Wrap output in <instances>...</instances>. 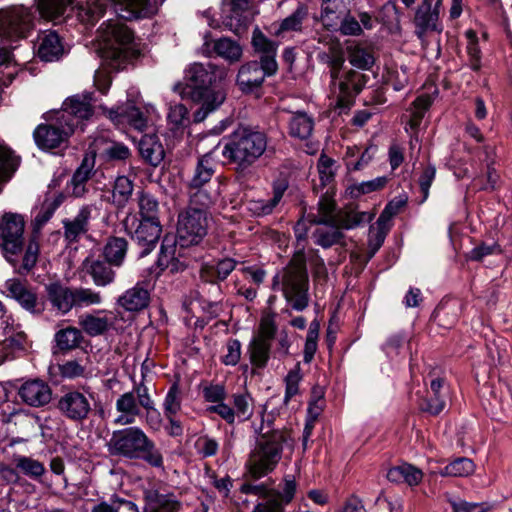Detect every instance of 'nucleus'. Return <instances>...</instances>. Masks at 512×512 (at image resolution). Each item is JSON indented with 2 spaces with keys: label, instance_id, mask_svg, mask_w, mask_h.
Returning a JSON list of instances; mask_svg holds the SVG:
<instances>
[{
  "label": "nucleus",
  "instance_id": "obj_30",
  "mask_svg": "<svg viewBox=\"0 0 512 512\" xmlns=\"http://www.w3.org/2000/svg\"><path fill=\"white\" fill-rule=\"evenodd\" d=\"M95 152L101 158L108 162L126 161L131 156V151L125 144L106 139L105 137H98L94 141Z\"/></svg>",
  "mask_w": 512,
  "mask_h": 512
},
{
  "label": "nucleus",
  "instance_id": "obj_23",
  "mask_svg": "<svg viewBox=\"0 0 512 512\" xmlns=\"http://www.w3.org/2000/svg\"><path fill=\"white\" fill-rule=\"evenodd\" d=\"M144 512H179L181 502L172 493H161L158 489L147 488L143 492Z\"/></svg>",
  "mask_w": 512,
  "mask_h": 512
},
{
  "label": "nucleus",
  "instance_id": "obj_58",
  "mask_svg": "<svg viewBox=\"0 0 512 512\" xmlns=\"http://www.w3.org/2000/svg\"><path fill=\"white\" fill-rule=\"evenodd\" d=\"M303 378L301 372L300 362L296 363L293 369H291L286 375L285 381V397L284 402L288 403L289 400L299 393V383Z\"/></svg>",
  "mask_w": 512,
  "mask_h": 512
},
{
  "label": "nucleus",
  "instance_id": "obj_49",
  "mask_svg": "<svg viewBox=\"0 0 512 512\" xmlns=\"http://www.w3.org/2000/svg\"><path fill=\"white\" fill-rule=\"evenodd\" d=\"M68 6L74 7V0H39L38 11L47 20H57L62 17Z\"/></svg>",
  "mask_w": 512,
  "mask_h": 512
},
{
  "label": "nucleus",
  "instance_id": "obj_60",
  "mask_svg": "<svg viewBox=\"0 0 512 512\" xmlns=\"http://www.w3.org/2000/svg\"><path fill=\"white\" fill-rule=\"evenodd\" d=\"M388 183L386 176L377 177L373 180L365 181L357 185H353L350 188L352 196L358 197L363 194H368L374 191L383 189Z\"/></svg>",
  "mask_w": 512,
  "mask_h": 512
},
{
  "label": "nucleus",
  "instance_id": "obj_59",
  "mask_svg": "<svg viewBox=\"0 0 512 512\" xmlns=\"http://www.w3.org/2000/svg\"><path fill=\"white\" fill-rule=\"evenodd\" d=\"M181 391L178 383H173L164 400L165 417L175 416L181 409Z\"/></svg>",
  "mask_w": 512,
  "mask_h": 512
},
{
  "label": "nucleus",
  "instance_id": "obj_26",
  "mask_svg": "<svg viewBox=\"0 0 512 512\" xmlns=\"http://www.w3.org/2000/svg\"><path fill=\"white\" fill-rule=\"evenodd\" d=\"M48 301L60 314L66 315L74 308L73 287L60 282H52L45 286Z\"/></svg>",
  "mask_w": 512,
  "mask_h": 512
},
{
  "label": "nucleus",
  "instance_id": "obj_55",
  "mask_svg": "<svg viewBox=\"0 0 512 512\" xmlns=\"http://www.w3.org/2000/svg\"><path fill=\"white\" fill-rule=\"evenodd\" d=\"M92 165L89 160L84 158L81 165L74 172L70 184L72 186V194L75 197H82L86 193V182L91 176Z\"/></svg>",
  "mask_w": 512,
  "mask_h": 512
},
{
  "label": "nucleus",
  "instance_id": "obj_1",
  "mask_svg": "<svg viewBox=\"0 0 512 512\" xmlns=\"http://www.w3.org/2000/svg\"><path fill=\"white\" fill-rule=\"evenodd\" d=\"M25 221L16 213H5L0 218V248L4 258L20 275L29 274L36 266L40 246L35 238L25 244Z\"/></svg>",
  "mask_w": 512,
  "mask_h": 512
},
{
  "label": "nucleus",
  "instance_id": "obj_31",
  "mask_svg": "<svg viewBox=\"0 0 512 512\" xmlns=\"http://www.w3.org/2000/svg\"><path fill=\"white\" fill-rule=\"evenodd\" d=\"M237 261L232 258H224L215 263L202 264L199 275L205 283L217 284L224 281L235 269Z\"/></svg>",
  "mask_w": 512,
  "mask_h": 512
},
{
  "label": "nucleus",
  "instance_id": "obj_61",
  "mask_svg": "<svg viewBox=\"0 0 512 512\" xmlns=\"http://www.w3.org/2000/svg\"><path fill=\"white\" fill-rule=\"evenodd\" d=\"M241 492L244 494H252L266 498L265 502L275 500L278 504L282 505V503L279 502V497L281 496L279 491L268 489L264 484L253 485L250 483H245L241 486Z\"/></svg>",
  "mask_w": 512,
  "mask_h": 512
},
{
  "label": "nucleus",
  "instance_id": "obj_6",
  "mask_svg": "<svg viewBox=\"0 0 512 512\" xmlns=\"http://www.w3.org/2000/svg\"><path fill=\"white\" fill-rule=\"evenodd\" d=\"M208 214L192 208H186L178 215L176 240L163 239L159 256V265L168 267L174 262L176 246L185 248L198 245L207 235Z\"/></svg>",
  "mask_w": 512,
  "mask_h": 512
},
{
  "label": "nucleus",
  "instance_id": "obj_11",
  "mask_svg": "<svg viewBox=\"0 0 512 512\" xmlns=\"http://www.w3.org/2000/svg\"><path fill=\"white\" fill-rule=\"evenodd\" d=\"M368 81V76L354 69L341 71L336 78L330 80L331 95L336 100V107L348 108L361 93Z\"/></svg>",
  "mask_w": 512,
  "mask_h": 512
},
{
  "label": "nucleus",
  "instance_id": "obj_10",
  "mask_svg": "<svg viewBox=\"0 0 512 512\" xmlns=\"http://www.w3.org/2000/svg\"><path fill=\"white\" fill-rule=\"evenodd\" d=\"M321 20L329 31L339 32L343 36H360L363 28L372 29L373 19L368 12L353 14L336 0H328L321 9Z\"/></svg>",
  "mask_w": 512,
  "mask_h": 512
},
{
  "label": "nucleus",
  "instance_id": "obj_34",
  "mask_svg": "<svg viewBox=\"0 0 512 512\" xmlns=\"http://www.w3.org/2000/svg\"><path fill=\"white\" fill-rule=\"evenodd\" d=\"M215 163L209 154L198 158L194 172L186 184V188H208L215 175Z\"/></svg>",
  "mask_w": 512,
  "mask_h": 512
},
{
  "label": "nucleus",
  "instance_id": "obj_9",
  "mask_svg": "<svg viewBox=\"0 0 512 512\" xmlns=\"http://www.w3.org/2000/svg\"><path fill=\"white\" fill-rule=\"evenodd\" d=\"M267 148V136L264 132L242 127L236 130L230 141L224 146L222 154L244 170L259 159Z\"/></svg>",
  "mask_w": 512,
  "mask_h": 512
},
{
  "label": "nucleus",
  "instance_id": "obj_17",
  "mask_svg": "<svg viewBox=\"0 0 512 512\" xmlns=\"http://www.w3.org/2000/svg\"><path fill=\"white\" fill-rule=\"evenodd\" d=\"M233 407L224 401L209 406L206 411L219 415L228 424L232 425L236 419L244 422L253 415L252 399L248 394L235 393L231 396Z\"/></svg>",
  "mask_w": 512,
  "mask_h": 512
},
{
  "label": "nucleus",
  "instance_id": "obj_14",
  "mask_svg": "<svg viewBox=\"0 0 512 512\" xmlns=\"http://www.w3.org/2000/svg\"><path fill=\"white\" fill-rule=\"evenodd\" d=\"M73 133V123L60 122V115L56 113L54 121L38 125L34 130L33 136L39 148L51 150L67 143Z\"/></svg>",
  "mask_w": 512,
  "mask_h": 512
},
{
  "label": "nucleus",
  "instance_id": "obj_28",
  "mask_svg": "<svg viewBox=\"0 0 512 512\" xmlns=\"http://www.w3.org/2000/svg\"><path fill=\"white\" fill-rule=\"evenodd\" d=\"M288 188L286 180H278L273 184V196L269 199H250L246 202V208L255 216H265L272 213L281 201Z\"/></svg>",
  "mask_w": 512,
  "mask_h": 512
},
{
  "label": "nucleus",
  "instance_id": "obj_38",
  "mask_svg": "<svg viewBox=\"0 0 512 512\" xmlns=\"http://www.w3.org/2000/svg\"><path fill=\"white\" fill-rule=\"evenodd\" d=\"M317 59L328 67L330 80L337 77L345 63L344 51L338 41L332 43L328 51L319 52Z\"/></svg>",
  "mask_w": 512,
  "mask_h": 512
},
{
  "label": "nucleus",
  "instance_id": "obj_39",
  "mask_svg": "<svg viewBox=\"0 0 512 512\" xmlns=\"http://www.w3.org/2000/svg\"><path fill=\"white\" fill-rule=\"evenodd\" d=\"M372 215L366 212H359L353 207H345L338 210L333 217V222L329 225L338 227L341 231L343 229H353L364 222H369Z\"/></svg>",
  "mask_w": 512,
  "mask_h": 512
},
{
  "label": "nucleus",
  "instance_id": "obj_27",
  "mask_svg": "<svg viewBox=\"0 0 512 512\" xmlns=\"http://www.w3.org/2000/svg\"><path fill=\"white\" fill-rule=\"evenodd\" d=\"M63 54L64 45L57 32L46 31L38 36L37 55L42 61H57Z\"/></svg>",
  "mask_w": 512,
  "mask_h": 512
},
{
  "label": "nucleus",
  "instance_id": "obj_47",
  "mask_svg": "<svg viewBox=\"0 0 512 512\" xmlns=\"http://www.w3.org/2000/svg\"><path fill=\"white\" fill-rule=\"evenodd\" d=\"M314 129V120L305 112L293 113L289 121V134L301 140L308 139Z\"/></svg>",
  "mask_w": 512,
  "mask_h": 512
},
{
  "label": "nucleus",
  "instance_id": "obj_64",
  "mask_svg": "<svg viewBox=\"0 0 512 512\" xmlns=\"http://www.w3.org/2000/svg\"><path fill=\"white\" fill-rule=\"evenodd\" d=\"M376 229L371 228L370 230V239H369V248H370V255L369 257H373L376 251L382 246L385 237L388 233V231L391 228V225L386 224H376Z\"/></svg>",
  "mask_w": 512,
  "mask_h": 512
},
{
  "label": "nucleus",
  "instance_id": "obj_51",
  "mask_svg": "<svg viewBox=\"0 0 512 512\" xmlns=\"http://www.w3.org/2000/svg\"><path fill=\"white\" fill-rule=\"evenodd\" d=\"M346 51L349 63L358 69L368 70L375 62L371 51L361 45H349Z\"/></svg>",
  "mask_w": 512,
  "mask_h": 512
},
{
  "label": "nucleus",
  "instance_id": "obj_62",
  "mask_svg": "<svg viewBox=\"0 0 512 512\" xmlns=\"http://www.w3.org/2000/svg\"><path fill=\"white\" fill-rule=\"evenodd\" d=\"M334 166H335V161L331 157H329L325 154H321V156L318 160L317 168H318L319 177H320L322 186H326L334 180V177H335Z\"/></svg>",
  "mask_w": 512,
  "mask_h": 512
},
{
  "label": "nucleus",
  "instance_id": "obj_36",
  "mask_svg": "<svg viewBox=\"0 0 512 512\" xmlns=\"http://www.w3.org/2000/svg\"><path fill=\"white\" fill-rule=\"evenodd\" d=\"M443 386V378H435L431 381L429 395L420 403L421 411L437 416L444 410L446 407V395L442 392Z\"/></svg>",
  "mask_w": 512,
  "mask_h": 512
},
{
  "label": "nucleus",
  "instance_id": "obj_29",
  "mask_svg": "<svg viewBox=\"0 0 512 512\" xmlns=\"http://www.w3.org/2000/svg\"><path fill=\"white\" fill-rule=\"evenodd\" d=\"M117 303L125 311L139 312L148 307L150 293L142 283H137L134 287L127 289L118 298Z\"/></svg>",
  "mask_w": 512,
  "mask_h": 512
},
{
  "label": "nucleus",
  "instance_id": "obj_7",
  "mask_svg": "<svg viewBox=\"0 0 512 512\" xmlns=\"http://www.w3.org/2000/svg\"><path fill=\"white\" fill-rule=\"evenodd\" d=\"M141 408L145 410L146 423L153 429L160 428L162 419L155 408L149 388L143 381L134 385L131 391L121 394L116 400V410L120 415L114 420L116 424L131 425L141 415Z\"/></svg>",
  "mask_w": 512,
  "mask_h": 512
},
{
  "label": "nucleus",
  "instance_id": "obj_46",
  "mask_svg": "<svg viewBox=\"0 0 512 512\" xmlns=\"http://www.w3.org/2000/svg\"><path fill=\"white\" fill-rule=\"evenodd\" d=\"M74 7L78 10V18L87 24H94L105 12L106 5L101 0H87L85 3L74 0Z\"/></svg>",
  "mask_w": 512,
  "mask_h": 512
},
{
  "label": "nucleus",
  "instance_id": "obj_18",
  "mask_svg": "<svg viewBox=\"0 0 512 512\" xmlns=\"http://www.w3.org/2000/svg\"><path fill=\"white\" fill-rule=\"evenodd\" d=\"M57 409L67 419L82 422L92 411L88 397L78 390H68L58 399Z\"/></svg>",
  "mask_w": 512,
  "mask_h": 512
},
{
  "label": "nucleus",
  "instance_id": "obj_33",
  "mask_svg": "<svg viewBox=\"0 0 512 512\" xmlns=\"http://www.w3.org/2000/svg\"><path fill=\"white\" fill-rule=\"evenodd\" d=\"M143 160L153 167H157L165 157V151L156 134H145L138 144Z\"/></svg>",
  "mask_w": 512,
  "mask_h": 512
},
{
  "label": "nucleus",
  "instance_id": "obj_35",
  "mask_svg": "<svg viewBox=\"0 0 512 512\" xmlns=\"http://www.w3.org/2000/svg\"><path fill=\"white\" fill-rule=\"evenodd\" d=\"M80 330L90 337L105 335L113 328V321L107 316H99L95 313H84L78 318Z\"/></svg>",
  "mask_w": 512,
  "mask_h": 512
},
{
  "label": "nucleus",
  "instance_id": "obj_63",
  "mask_svg": "<svg viewBox=\"0 0 512 512\" xmlns=\"http://www.w3.org/2000/svg\"><path fill=\"white\" fill-rule=\"evenodd\" d=\"M407 199L402 197H396L391 200L381 212L377 219L376 224L391 225L390 222L394 216H396L402 208L406 205Z\"/></svg>",
  "mask_w": 512,
  "mask_h": 512
},
{
  "label": "nucleus",
  "instance_id": "obj_50",
  "mask_svg": "<svg viewBox=\"0 0 512 512\" xmlns=\"http://www.w3.org/2000/svg\"><path fill=\"white\" fill-rule=\"evenodd\" d=\"M18 166V158L11 149L0 140V191Z\"/></svg>",
  "mask_w": 512,
  "mask_h": 512
},
{
  "label": "nucleus",
  "instance_id": "obj_41",
  "mask_svg": "<svg viewBox=\"0 0 512 512\" xmlns=\"http://www.w3.org/2000/svg\"><path fill=\"white\" fill-rule=\"evenodd\" d=\"M315 244L324 249H328L334 245L344 247L346 245L344 233L334 225H323L313 232Z\"/></svg>",
  "mask_w": 512,
  "mask_h": 512
},
{
  "label": "nucleus",
  "instance_id": "obj_40",
  "mask_svg": "<svg viewBox=\"0 0 512 512\" xmlns=\"http://www.w3.org/2000/svg\"><path fill=\"white\" fill-rule=\"evenodd\" d=\"M128 251V242L123 237L111 236L103 246L104 259L116 267H120Z\"/></svg>",
  "mask_w": 512,
  "mask_h": 512
},
{
  "label": "nucleus",
  "instance_id": "obj_16",
  "mask_svg": "<svg viewBox=\"0 0 512 512\" xmlns=\"http://www.w3.org/2000/svg\"><path fill=\"white\" fill-rule=\"evenodd\" d=\"M435 0H402L406 7L417 4L413 23L415 34L422 39L427 33L441 32L442 25L439 19V10L433 6Z\"/></svg>",
  "mask_w": 512,
  "mask_h": 512
},
{
  "label": "nucleus",
  "instance_id": "obj_42",
  "mask_svg": "<svg viewBox=\"0 0 512 512\" xmlns=\"http://www.w3.org/2000/svg\"><path fill=\"white\" fill-rule=\"evenodd\" d=\"M54 340L57 348L66 352L80 347L85 338L80 328L68 326L58 330L54 335Z\"/></svg>",
  "mask_w": 512,
  "mask_h": 512
},
{
  "label": "nucleus",
  "instance_id": "obj_13",
  "mask_svg": "<svg viewBox=\"0 0 512 512\" xmlns=\"http://www.w3.org/2000/svg\"><path fill=\"white\" fill-rule=\"evenodd\" d=\"M33 15L24 6L0 9V36L16 41L26 38L33 29Z\"/></svg>",
  "mask_w": 512,
  "mask_h": 512
},
{
  "label": "nucleus",
  "instance_id": "obj_19",
  "mask_svg": "<svg viewBox=\"0 0 512 512\" xmlns=\"http://www.w3.org/2000/svg\"><path fill=\"white\" fill-rule=\"evenodd\" d=\"M276 72H269L261 62L256 60L241 65L236 76V84L243 93H251L260 88L267 76Z\"/></svg>",
  "mask_w": 512,
  "mask_h": 512
},
{
  "label": "nucleus",
  "instance_id": "obj_25",
  "mask_svg": "<svg viewBox=\"0 0 512 512\" xmlns=\"http://www.w3.org/2000/svg\"><path fill=\"white\" fill-rule=\"evenodd\" d=\"M252 47L259 55V59L265 69L269 72H277L278 64L276 62V54L278 45L268 39L258 28L253 31Z\"/></svg>",
  "mask_w": 512,
  "mask_h": 512
},
{
  "label": "nucleus",
  "instance_id": "obj_45",
  "mask_svg": "<svg viewBox=\"0 0 512 512\" xmlns=\"http://www.w3.org/2000/svg\"><path fill=\"white\" fill-rule=\"evenodd\" d=\"M308 19V8L304 4H299L295 11L283 19L277 26L274 34L282 36L287 32H301L303 22Z\"/></svg>",
  "mask_w": 512,
  "mask_h": 512
},
{
  "label": "nucleus",
  "instance_id": "obj_5",
  "mask_svg": "<svg viewBox=\"0 0 512 512\" xmlns=\"http://www.w3.org/2000/svg\"><path fill=\"white\" fill-rule=\"evenodd\" d=\"M103 43L98 49L102 64L110 71L123 70L129 63L139 57V50L134 48L133 31L122 23H108L102 29Z\"/></svg>",
  "mask_w": 512,
  "mask_h": 512
},
{
  "label": "nucleus",
  "instance_id": "obj_48",
  "mask_svg": "<svg viewBox=\"0 0 512 512\" xmlns=\"http://www.w3.org/2000/svg\"><path fill=\"white\" fill-rule=\"evenodd\" d=\"M12 463L20 472L32 479H39L46 472L44 464L32 457L14 454Z\"/></svg>",
  "mask_w": 512,
  "mask_h": 512
},
{
  "label": "nucleus",
  "instance_id": "obj_20",
  "mask_svg": "<svg viewBox=\"0 0 512 512\" xmlns=\"http://www.w3.org/2000/svg\"><path fill=\"white\" fill-rule=\"evenodd\" d=\"M6 289L9 295L15 299L20 306L33 315H40L45 309L44 302L38 300L37 294L28 285L19 279H9L6 282Z\"/></svg>",
  "mask_w": 512,
  "mask_h": 512
},
{
  "label": "nucleus",
  "instance_id": "obj_44",
  "mask_svg": "<svg viewBox=\"0 0 512 512\" xmlns=\"http://www.w3.org/2000/svg\"><path fill=\"white\" fill-rule=\"evenodd\" d=\"M134 191V183L126 176H118L113 184L111 203L117 209H124Z\"/></svg>",
  "mask_w": 512,
  "mask_h": 512
},
{
  "label": "nucleus",
  "instance_id": "obj_12",
  "mask_svg": "<svg viewBox=\"0 0 512 512\" xmlns=\"http://www.w3.org/2000/svg\"><path fill=\"white\" fill-rule=\"evenodd\" d=\"M122 223L125 231L141 248V256H146L156 247L162 233L160 221L141 220L130 212Z\"/></svg>",
  "mask_w": 512,
  "mask_h": 512
},
{
  "label": "nucleus",
  "instance_id": "obj_15",
  "mask_svg": "<svg viewBox=\"0 0 512 512\" xmlns=\"http://www.w3.org/2000/svg\"><path fill=\"white\" fill-rule=\"evenodd\" d=\"M93 93L76 94L68 97L62 104L60 122L73 123V130L83 121H88L95 113Z\"/></svg>",
  "mask_w": 512,
  "mask_h": 512
},
{
  "label": "nucleus",
  "instance_id": "obj_4",
  "mask_svg": "<svg viewBox=\"0 0 512 512\" xmlns=\"http://www.w3.org/2000/svg\"><path fill=\"white\" fill-rule=\"evenodd\" d=\"M272 288L279 289L294 310L303 311L308 307L309 278L303 249L295 252L289 263L273 277Z\"/></svg>",
  "mask_w": 512,
  "mask_h": 512
},
{
  "label": "nucleus",
  "instance_id": "obj_37",
  "mask_svg": "<svg viewBox=\"0 0 512 512\" xmlns=\"http://www.w3.org/2000/svg\"><path fill=\"white\" fill-rule=\"evenodd\" d=\"M213 52L229 64L237 63L243 56V48L237 40L221 37L211 41Z\"/></svg>",
  "mask_w": 512,
  "mask_h": 512
},
{
  "label": "nucleus",
  "instance_id": "obj_43",
  "mask_svg": "<svg viewBox=\"0 0 512 512\" xmlns=\"http://www.w3.org/2000/svg\"><path fill=\"white\" fill-rule=\"evenodd\" d=\"M136 200L138 206V214L141 220H154L159 219V202L157 198L148 191L141 190L136 193Z\"/></svg>",
  "mask_w": 512,
  "mask_h": 512
},
{
  "label": "nucleus",
  "instance_id": "obj_24",
  "mask_svg": "<svg viewBox=\"0 0 512 512\" xmlns=\"http://www.w3.org/2000/svg\"><path fill=\"white\" fill-rule=\"evenodd\" d=\"M91 212V207L86 205L80 208L74 218L62 221L63 236L68 244L78 243L81 237L88 233Z\"/></svg>",
  "mask_w": 512,
  "mask_h": 512
},
{
  "label": "nucleus",
  "instance_id": "obj_2",
  "mask_svg": "<svg viewBox=\"0 0 512 512\" xmlns=\"http://www.w3.org/2000/svg\"><path fill=\"white\" fill-rule=\"evenodd\" d=\"M217 72L218 68L211 63H194L185 72L186 83L181 95L199 105L193 113V120L196 123L204 121L226 99V92L213 85Z\"/></svg>",
  "mask_w": 512,
  "mask_h": 512
},
{
  "label": "nucleus",
  "instance_id": "obj_57",
  "mask_svg": "<svg viewBox=\"0 0 512 512\" xmlns=\"http://www.w3.org/2000/svg\"><path fill=\"white\" fill-rule=\"evenodd\" d=\"M474 468L475 466L472 460L466 457H461L445 466L441 470L440 474L442 476L465 477L472 474L474 472Z\"/></svg>",
  "mask_w": 512,
  "mask_h": 512
},
{
  "label": "nucleus",
  "instance_id": "obj_54",
  "mask_svg": "<svg viewBox=\"0 0 512 512\" xmlns=\"http://www.w3.org/2000/svg\"><path fill=\"white\" fill-rule=\"evenodd\" d=\"M336 203L334 199L329 196V191L321 197L318 203V215L311 219V223L316 225H329L332 223L335 216Z\"/></svg>",
  "mask_w": 512,
  "mask_h": 512
},
{
  "label": "nucleus",
  "instance_id": "obj_32",
  "mask_svg": "<svg viewBox=\"0 0 512 512\" xmlns=\"http://www.w3.org/2000/svg\"><path fill=\"white\" fill-rule=\"evenodd\" d=\"M84 269L91 276L98 287L108 286L114 282L116 273L112 269L113 264L103 259H86L83 262Z\"/></svg>",
  "mask_w": 512,
  "mask_h": 512
},
{
  "label": "nucleus",
  "instance_id": "obj_8",
  "mask_svg": "<svg viewBox=\"0 0 512 512\" xmlns=\"http://www.w3.org/2000/svg\"><path fill=\"white\" fill-rule=\"evenodd\" d=\"M262 430L261 427L260 435L246 463L248 474L254 480L274 471L282 458L283 443L285 442V435L282 431L262 432Z\"/></svg>",
  "mask_w": 512,
  "mask_h": 512
},
{
  "label": "nucleus",
  "instance_id": "obj_3",
  "mask_svg": "<svg viewBox=\"0 0 512 512\" xmlns=\"http://www.w3.org/2000/svg\"><path fill=\"white\" fill-rule=\"evenodd\" d=\"M111 456L143 460L154 468H163L164 459L153 440L139 427L130 426L113 431L107 442Z\"/></svg>",
  "mask_w": 512,
  "mask_h": 512
},
{
  "label": "nucleus",
  "instance_id": "obj_56",
  "mask_svg": "<svg viewBox=\"0 0 512 512\" xmlns=\"http://www.w3.org/2000/svg\"><path fill=\"white\" fill-rule=\"evenodd\" d=\"M73 299L74 308L99 305L102 302V296L99 292L84 287H73Z\"/></svg>",
  "mask_w": 512,
  "mask_h": 512
},
{
  "label": "nucleus",
  "instance_id": "obj_53",
  "mask_svg": "<svg viewBox=\"0 0 512 512\" xmlns=\"http://www.w3.org/2000/svg\"><path fill=\"white\" fill-rule=\"evenodd\" d=\"M271 343L262 338H253L248 347L250 361L257 368H264L269 360Z\"/></svg>",
  "mask_w": 512,
  "mask_h": 512
},
{
  "label": "nucleus",
  "instance_id": "obj_52",
  "mask_svg": "<svg viewBox=\"0 0 512 512\" xmlns=\"http://www.w3.org/2000/svg\"><path fill=\"white\" fill-rule=\"evenodd\" d=\"M189 198L188 206L197 211L205 212L208 214V209L214 203V196L210 193L208 188H186Z\"/></svg>",
  "mask_w": 512,
  "mask_h": 512
},
{
  "label": "nucleus",
  "instance_id": "obj_21",
  "mask_svg": "<svg viewBox=\"0 0 512 512\" xmlns=\"http://www.w3.org/2000/svg\"><path fill=\"white\" fill-rule=\"evenodd\" d=\"M99 108L116 126L129 124L138 130H142L146 126L143 113L131 102L110 109L105 106H100Z\"/></svg>",
  "mask_w": 512,
  "mask_h": 512
},
{
  "label": "nucleus",
  "instance_id": "obj_22",
  "mask_svg": "<svg viewBox=\"0 0 512 512\" xmlns=\"http://www.w3.org/2000/svg\"><path fill=\"white\" fill-rule=\"evenodd\" d=\"M17 394L23 403L37 408L47 405L52 399L50 386L40 379L25 381Z\"/></svg>",
  "mask_w": 512,
  "mask_h": 512
}]
</instances>
